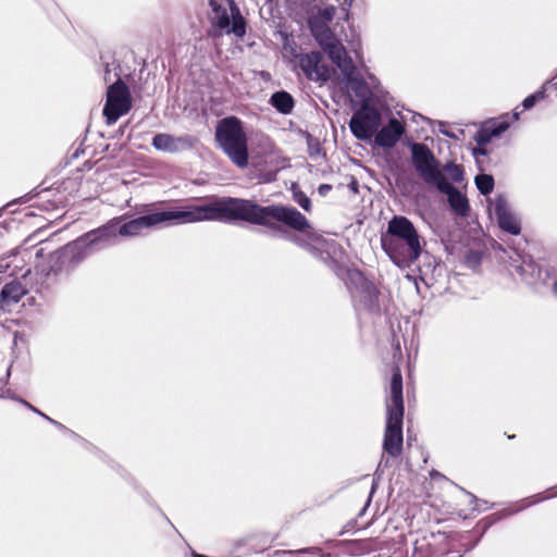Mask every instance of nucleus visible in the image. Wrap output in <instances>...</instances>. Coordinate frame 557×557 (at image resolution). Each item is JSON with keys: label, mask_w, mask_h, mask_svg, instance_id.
<instances>
[{"label": "nucleus", "mask_w": 557, "mask_h": 557, "mask_svg": "<svg viewBox=\"0 0 557 557\" xmlns=\"http://www.w3.org/2000/svg\"><path fill=\"white\" fill-rule=\"evenodd\" d=\"M488 210L495 214L499 227L512 235L520 234L521 224L517 215L510 210L506 198L498 195L494 199H488Z\"/></svg>", "instance_id": "12"}, {"label": "nucleus", "mask_w": 557, "mask_h": 557, "mask_svg": "<svg viewBox=\"0 0 557 557\" xmlns=\"http://www.w3.org/2000/svg\"><path fill=\"white\" fill-rule=\"evenodd\" d=\"M548 86H553L555 89H557V75L543 85V90L545 91Z\"/></svg>", "instance_id": "30"}, {"label": "nucleus", "mask_w": 557, "mask_h": 557, "mask_svg": "<svg viewBox=\"0 0 557 557\" xmlns=\"http://www.w3.org/2000/svg\"><path fill=\"white\" fill-rule=\"evenodd\" d=\"M441 193L446 194L451 210L460 216H466L469 213L470 206L467 197L461 194L457 188L451 186L446 180L441 182L436 187Z\"/></svg>", "instance_id": "16"}, {"label": "nucleus", "mask_w": 557, "mask_h": 557, "mask_svg": "<svg viewBox=\"0 0 557 557\" xmlns=\"http://www.w3.org/2000/svg\"><path fill=\"white\" fill-rule=\"evenodd\" d=\"M295 201L305 210H311V201L304 193L295 194Z\"/></svg>", "instance_id": "25"}, {"label": "nucleus", "mask_w": 557, "mask_h": 557, "mask_svg": "<svg viewBox=\"0 0 557 557\" xmlns=\"http://www.w3.org/2000/svg\"><path fill=\"white\" fill-rule=\"evenodd\" d=\"M119 236L133 237L159 226H172L201 221L231 222L242 220L268 227L274 235L283 236L280 223L298 232L311 228L307 218L297 209L285 206L261 207L252 200L222 197L203 205H187L144 214L125 223L115 218Z\"/></svg>", "instance_id": "1"}, {"label": "nucleus", "mask_w": 557, "mask_h": 557, "mask_svg": "<svg viewBox=\"0 0 557 557\" xmlns=\"http://www.w3.org/2000/svg\"><path fill=\"white\" fill-rule=\"evenodd\" d=\"M476 188L483 195H488L494 188V178L488 174H479L475 176Z\"/></svg>", "instance_id": "22"}, {"label": "nucleus", "mask_w": 557, "mask_h": 557, "mask_svg": "<svg viewBox=\"0 0 557 557\" xmlns=\"http://www.w3.org/2000/svg\"><path fill=\"white\" fill-rule=\"evenodd\" d=\"M521 264L516 267L520 277L527 283H532L540 275V269L529 256L520 257Z\"/></svg>", "instance_id": "19"}, {"label": "nucleus", "mask_w": 557, "mask_h": 557, "mask_svg": "<svg viewBox=\"0 0 557 557\" xmlns=\"http://www.w3.org/2000/svg\"><path fill=\"white\" fill-rule=\"evenodd\" d=\"M336 9L333 5L320 9L317 16L312 17L311 20H319L320 23L329 24L334 15H335Z\"/></svg>", "instance_id": "23"}, {"label": "nucleus", "mask_w": 557, "mask_h": 557, "mask_svg": "<svg viewBox=\"0 0 557 557\" xmlns=\"http://www.w3.org/2000/svg\"><path fill=\"white\" fill-rule=\"evenodd\" d=\"M322 55L320 52H310L299 55V67L307 78L315 82H325L330 77L329 69L321 63Z\"/></svg>", "instance_id": "14"}, {"label": "nucleus", "mask_w": 557, "mask_h": 557, "mask_svg": "<svg viewBox=\"0 0 557 557\" xmlns=\"http://www.w3.org/2000/svg\"><path fill=\"white\" fill-rule=\"evenodd\" d=\"M320 152H321V149H320V147L318 145L311 146L309 144V154H310L311 158L318 156Z\"/></svg>", "instance_id": "29"}, {"label": "nucleus", "mask_w": 557, "mask_h": 557, "mask_svg": "<svg viewBox=\"0 0 557 557\" xmlns=\"http://www.w3.org/2000/svg\"><path fill=\"white\" fill-rule=\"evenodd\" d=\"M382 247L398 267H408L421 255L420 236L412 222L403 215L394 216L381 237Z\"/></svg>", "instance_id": "2"}, {"label": "nucleus", "mask_w": 557, "mask_h": 557, "mask_svg": "<svg viewBox=\"0 0 557 557\" xmlns=\"http://www.w3.org/2000/svg\"><path fill=\"white\" fill-rule=\"evenodd\" d=\"M24 406H26L27 408H29L32 411L38 413L39 416H41L42 418L47 419L48 416H46L45 413H42L41 411H39L37 408H35L33 405H30L29 403H27L26 400H23L21 399L20 400Z\"/></svg>", "instance_id": "27"}, {"label": "nucleus", "mask_w": 557, "mask_h": 557, "mask_svg": "<svg viewBox=\"0 0 557 557\" xmlns=\"http://www.w3.org/2000/svg\"><path fill=\"white\" fill-rule=\"evenodd\" d=\"M380 124V112L372 107L362 106L352 114L349 128L356 138L368 140L377 132Z\"/></svg>", "instance_id": "10"}, {"label": "nucleus", "mask_w": 557, "mask_h": 557, "mask_svg": "<svg viewBox=\"0 0 557 557\" xmlns=\"http://www.w3.org/2000/svg\"><path fill=\"white\" fill-rule=\"evenodd\" d=\"M441 171L447 182L450 181L453 183L460 184L465 180L463 169L453 162L444 165Z\"/></svg>", "instance_id": "21"}, {"label": "nucleus", "mask_w": 557, "mask_h": 557, "mask_svg": "<svg viewBox=\"0 0 557 557\" xmlns=\"http://www.w3.org/2000/svg\"><path fill=\"white\" fill-rule=\"evenodd\" d=\"M270 103L283 114H288L294 108V99L286 91H276L271 96Z\"/></svg>", "instance_id": "20"}, {"label": "nucleus", "mask_w": 557, "mask_h": 557, "mask_svg": "<svg viewBox=\"0 0 557 557\" xmlns=\"http://www.w3.org/2000/svg\"><path fill=\"white\" fill-rule=\"evenodd\" d=\"M332 189V186L329 184H322L319 186L318 191L321 196H326L327 193Z\"/></svg>", "instance_id": "28"}, {"label": "nucleus", "mask_w": 557, "mask_h": 557, "mask_svg": "<svg viewBox=\"0 0 557 557\" xmlns=\"http://www.w3.org/2000/svg\"><path fill=\"white\" fill-rule=\"evenodd\" d=\"M509 122L507 116H503L498 120L491 122L490 126L485 127L479 135V145H484L491 141L493 137L499 136L502 133L507 131Z\"/></svg>", "instance_id": "18"}, {"label": "nucleus", "mask_w": 557, "mask_h": 557, "mask_svg": "<svg viewBox=\"0 0 557 557\" xmlns=\"http://www.w3.org/2000/svg\"><path fill=\"white\" fill-rule=\"evenodd\" d=\"M544 98H545V91L543 90V88H542L541 90H539V91H536V92H534V94H532V95L528 96V97L523 100V102H522L523 110H529V109L533 108V107H534V104H535L537 101H540V100H542V99H544Z\"/></svg>", "instance_id": "24"}, {"label": "nucleus", "mask_w": 557, "mask_h": 557, "mask_svg": "<svg viewBox=\"0 0 557 557\" xmlns=\"http://www.w3.org/2000/svg\"><path fill=\"white\" fill-rule=\"evenodd\" d=\"M215 138L231 161L240 169L248 165L247 136L243 123L235 116L219 121Z\"/></svg>", "instance_id": "5"}, {"label": "nucleus", "mask_w": 557, "mask_h": 557, "mask_svg": "<svg viewBox=\"0 0 557 557\" xmlns=\"http://www.w3.org/2000/svg\"><path fill=\"white\" fill-rule=\"evenodd\" d=\"M196 138L190 135L173 136L168 133H159L152 138V147L168 153H178L191 149Z\"/></svg>", "instance_id": "13"}, {"label": "nucleus", "mask_w": 557, "mask_h": 557, "mask_svg": "<svg viewBox=\"0 0 557 557\" xmlns=\"http://www.w3.org/2000/svg\"><path fill=\"white\" fill-rule=\"evenodd\" d=\"M209 7L211 36L234 35L236 38L245 36L246 20L234 0H209Z\"/></svg>", "instance_id": "6"}, {"label": "nucleus", "mask_w": 557, "mask_h": 557, "mask_svg": "<svg viewBox=\"0 0 557 557\" xmlns=\"http://www.w3.org/2000/svg\"><path fill=\"white\" fill-rule=\"evenodd\" d=\"M311 33L322 49L327 53L332 62L341 70L344 76L351 78L356 66L343 44L335 37L331 28L319 20H310Z\"/></svg>", "instance_id": "7"}, {"label": "nucleus", "mask_w": 557, "mask_h": 557, "mask_svg": "<svg viewBox=\"0 0 557 557\" xmlns=\"http://www.w3.org/2000/svg\"><path fill=\"white\" fill-rule=\"evenodd\" d=\"M47 420L52 423L53 425H55L58 429H61V430H65V426L63 424H61L60 422L51 419L50 417H47Z\"/></svg>", "instance_id": "33"}, {"label": "nucleus", "mask_w": 557, "mask_h": 557, "mask_svg": "<svg viewBox=\"0 0 557 557\" xmlns=\"http://www.w3.org/2000/svg\"><path fill=\"white\" fill-rule=\"evenodd\" d=\"M9 268H10V264H9V262L7 261V259H5V258L1 259V260H0V272H4V271H7Z\"/></svg>", "instance_id": "31"}, {"label": "nucleus", "mask_w": 557, "mask_h": 557, "mask_svg": "<svg viewBox=\"0 0 557 557\" xmlns=\"http://www.w3.org/2000/svg\"><path fill=\"white\" fill-rule=\"evenodd\" d=\"M403 419V376L400 370L396 367L393 370L389 394L386 397V425L383 442L384 451L393 457H397L401 453Z\"/></svg>", "instance_id": "4"}, {"label": "nucleus", "mask_w": 557, "mask_h": 557, "mask_svg": "<svg viewBox=\"0 0 557 557\" xmlns=\"http://www.w3.org/2000/svg\"><path fill=\"white\" fill-rule=\"evenodd\" d=\"M117 236L116 220L112 219L57 250L52 260L58 270L73 268L92 252L113 245Z\"/></svg>", "instance_id": "3"}, {"label": "nucleus", "mask_w": 557, "mask_h": 557, "mask_svg": "<svg viewBox=\"0 0 557 557\" xmlns=\"http://www.w3.org/2000/svg\"><path fill=\"white\" fill-rule=\"evenodd\" d=\"M26 294L27 288L22 282L12 280L5 283L0 290V309L11 310Z\"/></svg>", "instance_id": "17"}, {"label": "nucleus", "mask_w": 557, "mask_h": 557, "mask_svg": "<svg viewBox=\"0 0 557 557\" xmlns=\"http://www.w3.org/2000/svg\"><path fill=\"white\" fill-rule=\"evenodd\" d=\"M47 420L52 423L53 425H55L58 429H61V430H65V426L63 424H61L60 422L51 419L50 417H47Z\"/></svg>", "instance_id": "34"}, {"label": "nucleus", "mask_w": 557, "mask_h": 557, "mask_svg": "<svg viewBox=\"0 0 557 557\" xmlns=\"http://www.w3.org/2000/svg\"><path fill=\"white\" fill-rule=\"evenodd\" d=\"M405 133L404 124L395 117L383 126L375 135V144L383 148H392Z\"/></svg>", "instance_id": "15"}, {"label": "nucleus", "mask_w": 557, "mask_h": 557, "mask_svg": "<svg viewBox=\"0 0 557 557\" xmlns=\"http://www.w3.org/2000/svg\"><path fill=\"white\" fill-rule=\"evenodd\" d=\"M440 132L450 138H458L454 133H451L444 123H441Z\"/></svg>", "instance_id": "26"}, {"label": "nucleus", "mask_w": 557, "mask_h": 557, "mask_svg": "<svg viewBox=\"0 0 557 557\" xmlns=\"http://www.w3.org/2000/svg\"><path fill=\"white\" fill-rule=\"evenodd\" d=\"M519 114H520V112H519V111H515V112L512 113V119H513V120H518V119H519Z\"/></svg>", "instance_id": "35"}, {"label": "nucleus", "mask_w": 557, "mask_h": 557, "mask_svg": "<svg viewBox=\"0 0 557 557\" xmlns=\"http://www.w3.org/2000/svg\"><path fill=\"white\" fill-rule=\"evenodd\" d=\"M410 151L416 172L428 185L437 187L441 182L445 181L440 163L426 145L414 143L410 146Z\"/></svg>", "instance_id": "8"}, {"label": "nucleus", "mask_w": 557, "mask_h": 557, "mask_svg": "<svg viewBox=\"0 0 557 557\" xmlns=\"http://www.w3.org/2000/svg\"><path fill=\"white\" fill-rule=\"evenodd\" d=\"M553 289H554V293L557 294V281L554 283Z\"/></svg>", "instance_id": "36"}, {"label": "nucleus", "mask_w": 557, "mask_h": 557, "mask_svg": "<svg viewBox=\"0 0 557 557\" xmlns=\"http://www.w3.org/2000/svg\"><path fill=\"white\" fill-rule=\"evenodd\" d=\"M311 549L309 548H306V549H299V550H285L283 552V554H305V553H310Z\"/></svg>", "instance_id": "32"}, {"label": "nucleus", "mask_w": 557, "mask_h": 557, "mask_svg": "<svg viewBox=\"0 0 557 557\" xmlns=\"http://www.w3.org/2000/svg\"><path fill=\"white\" fill-rule=\"evenodd\" d=\"M347 286L352 296L366 308H373L376 305L377 290L373 283L367 280L357 269L347 270Z\"/></svg>", "instance_id": "11"}, {"label": "nucleus", "mask_w": 557, "mask_h": 557, "mask_svg": "<svg viewBox=\"0 0 557 557\" xmlns=\"http://www.w3.org/2000/svg\"><path fill=\"white\" fill-rule=\"evenodd\" d=\"M132 108L131 95L127 86L117 79L109 86L107 91V101L103 108V115L109 125L115 123L122 115L126 114Z\"/></svg>", "instance_id": "9"}]
</instances>
